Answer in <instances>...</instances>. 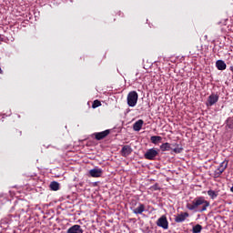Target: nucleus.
<instances>
[{"label":"nucleus","mask_w":233,"mask_h":233,"mask_svg":"<svg viewBox=\"0 0 233 233\" xmlns=\"http://www.w3.org/2000/svg\"><path fill=\"white\" fill-rule=\"evenodd\" d=\"M201 205L202 208L198 209V212H205V210H207V208L210 207V202L206 200L204 197H198L196 198L192 201V203H187L186 207L188 210H198V208H199Z\"/></svg>","instance_id":"1"},{"label":"nucleus","mask_w":233,"mask_h":233,"mask_svg":"<svg viewBox=\"0 0 233 233\" xmlns=\"http://www.w3.org/2000/svg\"><path fill=\"white\" fill-rule=\"evenodd\" d=\"M228 167V160L225 159L218 165V168L214 171L213 177L216 178L220 177L221 174H223V172L227 170Z\"/></svg>","instance_id":"2"},{"label":"nucleus","mask_w":233,"mask_h":233,"mask_svg":"<svg viewBox=\"0 0 233 233\" xmlns=\"http://www.w3.org/2000/svg\"><path fill=\"white\" fill-rule=\"evenodd\" d=\"M137 99H139V95L136 91H130L127 95V105L128 106L134 107L137 105Z\"/></svg>","instance_id":"3"},{"label":"nucleus","mask_w":233,"mask_h":233,"mask_svg":"<svg viewBox=\"0 0 233 233\" xmlns=\"http://www.w3.org/2000/svg\"><path fill=\"white\" fill-rule=\"evenodd\" d=\"M157 156H159V152L154 147L147 149L144 154L145 159H148L149 161H154Z\"/></svg>","instance_id":"4"},{"label":"nucleus","mask_w":233,"mask_h":233,"mask_svg":"<svg viewBox=\"0 0 233 233\" xmlns=\"http://www.w3.org/2000/svg\"><path fill=\"white\" fill-rule=\"evenodd\" d=\"M219 101V95L212 93L206 102L207 106H214Z\"/></svg>","instance_id":"5"},{"label":"nucleus","mask_w":233,"mask_h":233,"mask_svg":"<svg viewBox=\"0 0 233 233\" xmlns=\"http://www.w3.org/2000/svg\"><path fill=\"white\" fill-rule=\"evenodd\" d=\"M157 227L164 228V230H167L168 228V220L167 219V216L163 215L157 220Z\"/></svg>","instance_id":"6"},{"label":"nucleus","mask_w":233,"mask_h":233,"mask_svg":"<svg viewBox=\"0 0 233 233\" xmlns=\"http://www.w3.org/2000/svg\"><path fill=\"white\" fill-rule=\"evenodd\" d=\"M110 134L109 129L102 131V132H98V133H95V139H96V141H101V139H105V137H106V136H108Z\"/></svg>","instance_id":"7"},{"label":"nucleus","mask_w":233,"mask_h":233,"mask_svg":"<svg viewBox=\"0 0 233 233\" xmlns=\"http://www.w3.org/2000/svg\"><path fill=\"white\" fill-rule=\"evenodd\" d=\"M188 213L187 212H181L180 214L177 215L175 217V222L176 223H183L188 218Z\"/></svg>","instance_id":"8"},{"label":"nucleus","mask_w":233,"mask_h":233,"mask_svg":"<svg viewBox=\"0 0 233 233\" xmlns=\"http://www.w3.org/2000/svg\"><path fill=\"white\" fill-rule=\"evenodd\" d=\"M83 228H81L80 225L75 224L72 227H70L66 233H83Z\"/></svg>","instance_id":"9"},{"label":"nucleus","mask_w":233,"mask_h":233,"mask_svg":"<svg viewBox=\"0 0 233 233\" xmlns=\"http://www.w3.org/2000/svg\"><path fill=\"white\" fill-rule=\"evenodd\" d=\"M89 175L91 176V177H101V176H103V169L93 168L89 170Z\"/></svg>","instance_id":"10"},{"label":"nucleus","mask_w":233,"mask_h":233,"mask_svg":"<svg viewBox=\"0 0 233 233\" xmlns=\"http://www.w3.org/2000/svg\"><path fill=\"white\" fill-rule=\"evenodd\" d=\"M121 154H122L123 157H128L129 155L132 154V147H130L128 145L124 146L121 149Z\"/></svg>","instance_id":"11"},{"label":"nucleus","mask_w":233,"mask_h":233,"mask_svg":"<svg viewBox=\"0 0 233 233\" xmlns=\"http://www.w3.org/2000/svg\"><path fill=\"white\" fill-rule=\"evenodd\" d=\"M145 122L143 121V119H139L137 120L134 125H133V130L135 132H139V130H141V128H143V124Z\"/></svg>","instance_id":"12"},{"label":"nucleus","mask_w":233,"mask_h":233,"mask_svg":"<svg viewBox=\"0 0 233 233\" xmlns=\"http://www.w3.org/2000/svg\"><path fill=\"white\" fill-rule=\"evenodd\" d=\"M216 67L218 70H227V64L223 60H218L216 62Z\"/></svg>","instance_id":"13"},{"label":"nucleus","mask_w":233,"mask_h":233,"mask_svg":"<svg viewBox=\"0 0 233 233\" xmlns=\"http://www.w3.org/2000/svg\"><path fill=\"white\" fill-rule=\"evenodd\" d=\"M133 214H143L144 210H145V205H143L142 203H138V207L136 208H133Z\"/></svg>","instance_id":"14"},{"label":"nucleus","mask_w":233,"mask_h":233,"mask_svg":"<svg viewBox=\"0 0 233 233\" xmlns=\"http://www.w3.org/2000/svg\"><path fill=\"white\" fill-rule=\"evenodd\" d=\"M175 148H171L175 152V154H181L183 152V147L181 145L176 143L172 145Z\"/></svg>","instance_id":"15"},{"label":"nucleus","mask_w":233,"mask_h":233,"mask_svg":"<svg viewBox=\"0 0 233 233\" xmlns=\"http://www.w3.org/2000/svg\"><path fill=\"white\" fill-rule=\"evenodd\" d=\"M208 196H209L210 199H216L219 196V191L209 189L208 190Z\"/></svg>","instance_id":"16"},{"label":"nucleus","mask_w":233,"mask_h":233,"mask_svg":"<svg viewBox=\"0 0 233 233\" xmlns=\"http://www.w3.org/2000/svg\"><path fill=\"white\" fill-rule=\"evenodd\" d=\"M160 150H162V152H168V150H172V147L168 142H166L160 146Z\"/></svg>","instance_id":"17"},{"label":"nucleus","mask_w":233,"mask_h":233,"mask_svg":"<svg viewBox=\"0 0 233 233\" xmlns=\"http://www.w3.org/2000/svg\"><path fill=\"white\" fill-rule=\"evenodd\" d=\"M161 139H163V137L160 136H153L150 137V141L153 143V145H157L159 142H161Z\"/></svg>","instance_id":"18"},{"label":"nucleus","mask_w":233,"mask_h":233,"mask_svg":"<svg viewBox=\"0 0 233 233\" xmlns=\"http://www.w3.org/2000/svg\"><path fill=\"white\" fill-rule=\"evenodd\" d=\"M226 128H229V130H233V117H228L226 120Z\"/></svg>","instance_id":"19"},{"label":"nucleus","mask_w":233,"mask_h":233,"mask_svg":"<svg viewBox=\"0 0 233 233\" xmlns=\"http://www.w3.org/2000/svg\"><path fill=\"white\" fill-rule=\"evenodd\" d=\"M201 230H203V226L197 224L196 226L193 227L192 233H201Z\"/></svg>","instance_id":"20"},{"label":"nucleus","mask_w":233,"mask_h":233,"mask_svg":"<svg viewBox=\"0 0 233 233\" xmlns=\"http://www.w3.org/2000/svg\"><path fill=\"white\" fill-rule=\"evenodd\" d=\"M49 187H50L51 190H54V191L59 190V183H57L56 181L51 182Z\"/></svg>","instance_id":"21"},{"label":"nucleus","mask_w":233,"mask_h":233,"mask_svg":"<svg viewBox=\"0 0 233 233\" xmlns=\"http://www.w3.org/2000/svg\"><path fill=\"white\" fill-rule=\"evenodd\" d=\"M13 136H14V137H21V136H23V132L18 129H14Z\"/></svg>","instance_id":"22"},{"label":"nucleus","mask_w":233,"mask_h":233,"mask_svg":"<svg viewBox=\"0 0 233 233\" xmlns=\"http://www.w3.org/2000/svg\"><path fill=\"white\" fill-rule=\"evenodd\" d=\"M97 106H101V102L99 100H95L92 105V108H97Z\"/></svg>","instance_id":"23"},{"label":"nucleus","mask_w":233,"mask_h":233,"mask_svg":"<svg viewBox=\"0 0 233 233\" xmlns=\"http://www.w3.org/2000/svg\"><path fill=\"white\" fill-rule=\"evenodd\" d=\"M229 70H230L231 72H233V66H231L229 67Z\"/></svg>","instance_id":"24"},{"label":"nucleus","mask_w":233,"mask_h":233,"mask_svg":"<svg viewBox=\"0 0 233 233\" xmlns=\"http://www.w3.org/2000/svg\"><path fill=\"white\" fill-rule=\"evenodd\" d=\"M0 74H3V69H1V67H0Z\"/></svg>","instance_id":"25"}]
</instances>
